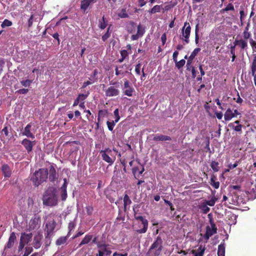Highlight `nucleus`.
<instances>
[{"label": "nucleus", "instance_id": "obj_25", "mask_svg": "<svg viewBox=\"0 0 256 256\" xmlns=\"http://www.w3.org/2000/svg\"><path fill=\"white\" fill-rule=\"evenodd\" d=\"M92 238V236L86 234L79 244V246L80 247L82 245L88 244Z\"/></svg>", "mask_w": 256, "mask_h": 256}, {"label": "nucleus", "instance_id": "obj_55", "mask_svg": "<svg viewBox=\"0 0 256 256\" xmlns=\"http://www.w3.org/2000/svg\"><path fill=\"white\" fill-rule=\"evenodd\" d=\"M234 100H236V102L239 104H242L243 102L242 99L240 97L238 92H237V97L234 98Z\"/></svg>", "mask_w": 256, "mask_h": 256}, {"label": "nucleus", "instance_id": "obj_29", "mask_svg": "<svg viewBox=\"0 0 256 256\" xmlns=\"http://www.w3.org/2000/svg\"><path fill=\"white\" fill-rule=\"evenodd\" d=\"M218 162L214 160H212L210 162V166L214 172H217L219 170L220 168L218 166Z\"/></svg>", "mask_w": 256, "mask_h": 256}, {"label": "nucleus", "instance_id": "obj_44", "mask_svg": "<svg viewBox=\"0 0 256 256\" xmlns=\"http://www.w3.org/2000/svg\"><path fill=\"white\" fill-rule=\"evenodd\" d=\"M106 124L108 126V128L109 130L112 131L114 128L115 126V121L114 120L112 122L107 121Z\"/></svg>", "mask_w": 256, "mask_h": 256}, {"label": "nucleus", "instance_id": "obj_24", "mask_svg": "<svg viewBox=\"0 0 256 256\" xmlns=\"http://www.w3.org/2000/svg\"><path fill=\"white\" fill-rule=\"evenodd\" d=\"M217 178L214 175L212 174L210 177V185L214 188L216 189H218L220 186V182H216Z\"/></svg>", "mask_w": 256, "mask_h": 256}, {"label": "nucleus", "instance_id": "obj_7", "mask_svg": "<svg viewBox=\"0 0 256 256\" xmlns=\"http://www.w3.org/2000/svg\"><path fill=\"white\" fill-rule=\"evenodd\" d=\"M134 216L136 220H140L142 222V228L136 230V232L138 234H144L146 232L148 229V220L144 217L137 215L136 213L134 208Z\"/></svg>", "mask_w": 256, "mask_h": 256}, {"label": "nucleus", "instance_id": "obj_22", "mask_svg": "<svg viewBox=\"0 0 256 256\" xmlns=\"http://www.w3.org/2000/svg\"><path fill=\"white\" fill-rule=\"evenodd\" d=\"M236 117V115L233 114L232 111L230 108H228L224 114V118L226 121L230 120L232 118Z\"/></svg>", "mask_w": 256, "mask_h": 256}, {"label": "nucleus", "instance_id": "obj_31", "mask_svg": "<svg viewBox=\"0 0 256 256\" xmlns=\"http://www.w3.org/2000/svg\"><path fill=\"white\" fill-rule=\"evenodd\" d=\"M118 16L120 18H127L128 17V14H127L126 8H122L118 14Z\"/></svg>", "mask_w": 256, "mask_h": 256}, {"label": "nucleus", "instance_id": "obj_57", "mask_svg": "<svg viewBox=\"0 0 256 256\" xmlns=\"http://www.w3.org/2000/svg\"><path fill=\"white\" fill-rule=\"evenodd\" d=\"M64 184H63L62 185L60 189L62 190V191H66V187H67V186H68V182H67V180H66V178H64Z\"/></svg>", "mask_w": 256, "mask_h": 256}, {"label": "nucleus", "instance_id": "obj_35", "mask_svg": "<svg viewBox=\"0 0 256 256\" xmlns=\"http://www.w3.org/2000/svg\"><path fill=\"white\" fill-rule=\"evenodd\" d=\"M200 51V48H196L193 52L191 53L190 56L188 58V59L192 60L197 55V54Z\"/></svg>", "mask_w": 256, "mask_h": 256}, {"label": "nucleus", "instance_id": "obj_56", "mask_svg": "<svg viewBox=\"0 0 256 256\" xmlns=\"http://www.w3.org/2000/svg\"><path fill=\"white\" fill-rule=\"evenodd\" d=\"M216 202V200L214 199H212L209 200H206L204 203L206 204L208 206H212L214 205Z\"/></svg>", "mask_w": 256, "mask_h": 256}, {"label": "nucleus", "instance_id": "obj_17", "mask_svg": "<svg viewBox=\"0 0 256 256\" xmlns=\"http://www.w3.org/2000/svg\"><path fill=\"white\" fill-rule=\"evenodd\" d=\"M40 222V216H34L30 220L29 224V228L30 230H34L38 226Z\"/></svg>", "mask_w": 256, "mask_h": 256}, {"label": "nucleus", "instance_id": "obj_14", "mask_svg": "<svg viewBox=\"0 0 256 256\" xmlns=\"http://www.w3.org/2000/svg\"><path fill=\"white\" fill-rule=\"evenodd\" d=\"M10 138L11 136L9 134L8 128L4 126L0 132V140L2 142H4L6 140H10Z\"/></svg>", "mask_w": 256, "mask_h": 256}, {"label": "nucleus", "instance_id": "obj_11", "mask_svg": "<svg viewBox=\"0 0 256 256\" xmlns=\"http://www.w3.org/2000/svg\"><path fill=\"white\" fill-rule=\"evenodd\" d=\"M124 88H126V90L124 92V94L128 96H132L133 94V92H134V90L133 88L130 86V82L128 80H125Z\"/></svg>", "mask_w": 256, "mask_h": 256}, {"label": "nucleus", "instance_id": "obj_32", "mask_svg": "<svg viewBox=\"0 0 256 256\" xmlns=\"http://www.w3.org/2000/svg\"><path fill=\"white\" fill-rule=\"evenodd\" d=\"M251 74H254V72H256V56L254 57L251 66Z\"/></svg>", "mask_w": 256, "mask_h": 256}, {"label": "nucleus", "instance_id": "obj_58", "mask_svg": "<svg viewBox=\"0 0 256 256\" xmlns=\"http://www.w3.org/2000/svg\"><path fill=\"white\" fill-rule=\"evenodd\" d=\"M204 249L203 248L200 250V251L198 252H196L195 250H192V254H194V256H203L204 253Z\"/></svg>", "mask_w": 256, "mask_h": 256}, {"label": "nucleus", "instance_id": "obj_64", "mask_svg": "<svg viewBox=\"0 0 256 256\" xmlns=\"http://www.w3.org/2000/svg\"><path fill=\"white\" fill-rule=\"evenodd\" d=\"M128 253L126 252H124L123 253H118L117 252H115L113 254V256H128Z\"/></svg>", "mask_w": 256, "mask_h": 256}, {"label": "nucleus", "instance_id": "obj_2", "mask_svg": "<svg viewBox=\"0 0 256 256\" xmlns=\"http://www.w3.org/2000/svg\"><path fill=\"white\" fill-rule=\"evenodd\" d=\"M163 241L160 236H158L150 246L146 256H159L162 250Z\"/></svg>", "mask_w": 256, "mask_h": 256}, {"label": "nucleus", "instance_id": "obj_15", "mask_svg": "<svg viewBox=\"0 0 256 256\" xmlns=\"http://www.w3.org/2000/svg\"><path fill=\"white\" fill-rule=\"evenodd\" d=\"M137 28V33L136 34H132L131 36L132 40H137L139 38L142 36L144 34V28H143L140 24H139Z\"/></svg>", "mask_w": 256, "mask_h": 256}, {"label": "nucleus", "instance_id": "obj_33", "mask_svg": "<svg viewBox=\"0 0 256 256\" xmlns=\"http://www.w3.org/2000/svg\"><path fill=\"white\" fill-rule=\"evenodd\" d=\"M228 126L232 128L236 132H241L242 126V124H238L236 126L234 125V123H230Z\"/></svg>", "mask_w": 256, "mask_h": 256}, {"label": "nucleus", "instance_id": "obj_9", "mask_svg": "<svg viewBox=\"0 0 256 256\" xmlns=\"http://www.w3.org/2000/svg\"><path fill=\"white\" fill-rule=\"evenodd\" d=\"M48 170V179L50 182H54L58 180V174L56 171L54 164H52L50 166Z\"/></svg>", "mask_w": 256, "mask_h": 256}, {"label": "nucleus", "instance_id": "obj_46", "mask_svg": "<svg viewBox=\"0 0 256 256\" xmlns=\"http://www.w3.org/2000/svg\"><path fill=\"white\" fill-rule=\"evenodd\" d=\"M242 36L244 37V39L246 40H250L251 37V34L250 32H242Z\"/></svg>", "mask_w": 256, "mask_h": 256}, {"label": "nucleus", "instance_id": "obj_43", "mask_svg": "<svg viewBox=\"0 0 256 256\" xmlns=\"http://www.w3.org/2000/svg\"><path fill=\"white\" fill-rule=\"evenodd\" d=\"M176 63V67L180 69V68H182L185 64L186 63V61L184 59H182L181 60H180L179 62H178L176 60V62H175Z\"/></svg>", "mask_w": 256, "mask_h": 256}, {"label": "nucleus", "instance_id": "obj_26", "mask_svg": "<svg viewBox=\"0 0 256 256\" xmlns=\"http://www.w3.org/2000/svg\"><path fill=\"white\" fill-rule=\"evenodd\" d=\"M162 6L161 5H156L152 9L149 10L148 12L150 14H154L156 12H160Z\"/></svg>", "mask_w": 256, "mask_h": 256}, {"label": "nucleus", "instance_id": "obj_8", "mask_svg": "<svg viewBox=\"0 0 256 256\" xmlns=\"http://www.w3.org/2000/svg\"><path fill=\"white\" fill-rule=\"evenodd\" d=\"M211 227L208 226H206V232L204 236V238L207 241L210 238L217 232V228L212 218L210 220Z\"/></svg>", "mask_w": 256, "mask_h": 256}, {"label": "nucleus", "instance_id": "obj_21", "mask_svg": "<svg viewBox=\"0 0 256 256\" xmlns=\"http://www.w3.org/2000/svg\"><path fill=\"white\" fill-rule=\"evenodd\" d=\"M154 140L158 142V141H166V140H171L172 138L170 136H164V135H156L153 138Z\"/></svg>", "mask_w": 256, "mask_h": 256}, {"label": "nucleus", "instance_id": "obj_53", "mask_svg": "<svg viewBox=\"0 0 256 256\" xmlns=\"http://www.w3.org/2000/svg\"><path fill=\"white\" fill-rule=\"evenodd\" d=\"M28 92V88H21L16 91V93L18 94H26Z\"/></svg>", "mask_w": 256, "mask_h": 256}, {"label": "nucleus", "instance_id": "obj_41", "mask_svg": "<svg viewBox=\"0 0 256 256\" xmlns=\"http://www.w3.org/2000/svg\"><path fill=\"white\" fill-rule=\"evenodd\" d=\"M12 24V22L8 20L5 19L1 24V27L4 28L6 26H10Z\"/></svg>", "mask_w": 256, "mask_h": 256}, {"label": "nucleus", "instance_id": "obj_28", "mask_svg": "<svg viewBox=\"0 0 256 256\" xmlns=\"http://www.w3.org/2000/svg\"><path fill=\"white\" fill-rule=\"evenodd\" d=\"M107 25L108 22L105 20L104 16L102 19L99 20L98 26L100 28L104 30L106 27Z\"/></svg>", "mask_w": 256, "mask_h": 256}, {"label": "nucleus", "instance_id": "obj_6", "mask_svg": "<svg viewBox=\"0 0 256 256\" xmlns=\"http://www.w3.org/2000/svg\"><path fill=\"white\" fill-rule=\"evenodd\" d=\"M191 31V26L189 22H186L182 29V32L180 34V38L184 40L186 44L190 42L189 38Z\"/></svg>", "mask_w": 256, "mask_h": 256}, {"label": "nucleus", "instance_id": "obj_13", "mask_svg": "<svg viewBox=\"0 0 256 256\" xmlns=\"http://www.w3.org/2000/svg\"><path fill=\"white\" fill-rule=\"evenodd\" d=\"M120 94V90L114 86H110L106 91V96H116Z\"/></svg>", "mask_w": 256, "mask_h": 256}, {"label": "nucleus", "instance_id": "obj_62", "mask_svg": "<svg viewBox=\"0 0 256 256\" xmlns=\"http://www.w3.org/2000/svg\"><path fill=\"white\" fill-rule=\"evenodd\" d=\"M34 14H32L30 16V18L28 20V28H30L33 24L34 22Z\"/></svg>", "mask_w": 256, "mask_h": 256}, {"label": "nucleus", "instance_id": "obj_54", "mask_svg": "<svg viewBox=\"0 0 256 256\" xmlns=\"http://www.w3.org/2000/svg\"><path fill=\"white\" fill-rule=\"evenodd\" d=\"M76 226V224L74 223V222H72V221H71L69 222L68 224V230H69V232L68 233H70L72 230L74 229V228H75Z\"/></svg>", "mask_w": 256, "mask_h": 256}, {"label": "nucleus", "instance_id": "obj_39", "mask_svg": "<svg viewBox=\"0 0 256 256\" xmlns=\"http://www.w3.org/2000/svg\"><path fill=\"white\" fill-rule=\"evenodd\" d=\"M32 80H22L20 81L21 84L24 87H29L32 83Z\"/></svg>", "mask_w": 256, "mask_h": 256}, {"label": "nucleus", "instance_id": "obj_51", "mask_svg": "<svg viewBox=\"0 0 256 256\" xmlns=\"http://www.w3.org/2000/svg\"><path fill=\"white\" fill-rule=\"evenodd\" d=\"M114 115L116 116L115 122H118L120 119V116H119V110L118 108L116 109L114 112Z\"/></svg>", "mask_w": 256, "mask_h": 256}, {"label": "nucleus", "instance_id": "obj_63", "mask_svg": "<svg viewBox=\"0 0 256 256\" xmlns=\"http://www.w3.org/2000/svg\"><path fill=\"white\" fill-rule=\"evenodd\" d=\"M161 40L162 42V45H164L166 44V33H164L162 34L161 36Z\"/></svg>", "mask_w": 256, "mask_h": 256}, {"label": "nucleus", "instance_id": "obj_34", "mask_svg": "<svg viewBox=\"0 0 256 256\" xmlns=\"http://www.w3.org/2000/svg\"><path fill=\"white\" fill-rule=\"evenodd\" d=\"M67 237L66 236H62L58 238L57 240L56 241V244L58 246H60L62 244H64L66 242L67 240Z\"/></svg>", "mask_w": 256, "mask_h": 256}, {"label": "nucleus", "instance_id": "obj_10", "mask_svg": "<svg viewBox=\"0 0 256 256\" xmlns=\"http://www.w3.org/2000/svg\"><path fill=\"white\" fill-rule=\"evenodd\" d=\"M36 140L31 141L28 138H24L21 142V144L24 146L28 154L31 152L34 146L36 144Z\"/></svg>", "mask_w": 256, "mask_h": 256}, {"label": "nucleus", "instance_id": "obj_16", "mask_svg": "<svg viewBox=\"0 0 256 256\" xmlns=\"http://www.w3.org/2000/svg\"><path fill=\"white\" fill-rule=\"evenodd\" d=\"M32 128V124L30 123L28 124L25 127L23 132H22V134L23 136H25L28 138H34V134L30 132V128Z\"/></svg>", "mask_w": 256, "mask_h": 256}, {"label": "nucleus", "instance_id": "obj_27", "mask_svg": "<svg viewBox=\"0 0 256 256\" xmlns=\"http://www.w3.org/2000/svg\"><path fill=\"white\" fill-rule=\"evenodd\" d=\"M90 4L89 3V1L88 0H82L80 4V9L82 10L84 12L87 10Z\"/></svg>", "mask_w": 256, "mask_h": 256}, {"label": "nucleus", "instance_id": "obj_1", "mask_svg": "<svg viewBox=\"0 0 256 256\" xmlns=\"http://www.w3.org/2000/svg\"><path fill=\"white\" fill-rule=\"evenodd\" d=\"M48 178V170L41 168L36 170L30 178V180L34 186L38 187L44 182L46 181Z\"/></svg>", "mask_w": 256, "mask_h": 256}, {"label": "nucleus", "instance_id": "obj_18", "mask_svg": "<svg viewBox=\"0 0 256 256\" xmlns=\"http://www.w3.org/2000/svg\"><path fill=\"white\" fill-rule=\"evenodd\" d=\"M2 171L5 178H10V176L12 171L10 166L7 164L2 166Z\"/></svg>", "mask_w": 256, "mask_h": 256}, {"label": "nucleus", "instance_id": "obj_45", "mask_svg": "<svg viewBox=\"0 0 256 256\" xmlns=\"http://www.w3.org/2000/svg\"><path fill=\"white\" fill-rule=\"evenodd\" d=\"M86 214L88 216H91L94 211V208L92 206H88L86 207Z\"/></svg>", "mask_w": 256, "mask_h": 256}, {"label": "nucleus", "instance_id": "obj_59", "mask_svg": "<svg viewBox=\"0 0 256 256\" xmlns=\"http://www.w3.org/2000/svg\"><path fill=\"white\" fill-rule=\"evenodd\" d=\"M97 247L100 249V250H103V248H104L107 247V245H106L104 243H102L101 242H98L97 244Z\"/></svg>", "mask_w": 256, "mask_h": 256}, {"label": "nucleus", "instance_id": "obj_12", "mask_svg": "<svg viewBox=\"0 0 256 256\" xmlns=\"http://www.w3.org/2000/svg\"><path fill=\"white\" fill-rule=\"evenodd\" d=\"M234 44L240 48L242 50H246L248 48V44L246 40L242 38L240 40L236 38L234 42Z\"/></svg>", "mask_w": 256, "mask_h": 256}, {"label": "nucleus", "instance_id": "obj_3", "mask_svg": "<svg viewBox=\"0 0 256 256\" xmlns=\"http://www.w3.org/2000/svg\"><path fill=\"white\" fill-rule=\"evenodd\" d=\"M56 222L53 220L46 222L44 228V236L46 238V245L48 246L50 243V238L54 234V230L56 226Z\"/></svg>", "mask_w": 256, "mask_h": 256}, {"label": "nucleus", "instance_id": "obj_47", "mask_svg": "<svg viewBox=\"0 0 256 256\" xmlns=\"http://www.w3.org/2000/svg\"><path fill=\"white\" fill-rule=\"evenodd\" d=\"M33 250V248L31 246H26L25 248V252L23 256H28Z\"/></svg>", "mask_w": 256, "mask_h": 256}, {"label": "nucleus", "instance_id": "obj_49", "mask_svg": "<svg viewBox=\"0 0 256 256\" xmlns=\"http://www.w3.org/2000/svg\"><path fill=\"white\" fill-rule=\"evenodd\" d=\"M250 44L253 51L256 52V42L252 38H250Z\"/></svg>", "mask_w": 256, "mask_h": 256}, {"label": "nucleus", "instance_id": "obj_48", "mask_svg": "<svg viewBox=\"0 0 256 256\" xmlns=\"http://www.w3.org/2000/svg\"><path fill=\"white\" fill-rule=\"evenodd\" d=\"M34 247L35 248H38L41 246L40 240H38L37 238L35 237L34 238Z\"/></svg>", "mask_w": 256, "mask_h": 256}, {"label": "nucleus", "instance_id": "obj_40", "mask_svg": "<svg viewBox=\"0 0 256 256\" xmlns=\"http://www.w3.org/2000/svg\"><path fill=\"white\" fill-rule=\"evenodd\" d=\"M229 10L234 11V8L232 3H229L222 10V12H228Z\"/></svg>", "mask_w": 256, "mask_h": 256}, {"label": "nucleus", "instance_id": "obj_37", "mask_svg": "<svg viewBox=\"0 0 256 256\" xmlns=\"http://www.w3.org/2000/svg\"><path fill=\"white\" fill-rule=\"evenodd\" d=\"M199 24H197L195 28V42L196 44L198 43L199 41V36H198V31H199Z\"/></svg>", "mask_w": 256, "mask_h": 256}, {"label": "nucleus", "instance_id": "obj_36", "mask_svg": "<svg viewBox=\"0 0 256 256\" xmlns=\"http://www.w3.org/2000/svg\"><path fill=\"white\" fill-rule=\"evenodd\" d=\"M124 208H126V206L127 205H129L132 203V201L130 200L128 196L126 194L124 196Z\"/></svg>", "mask_w": 256, "mask_h": 256}, {"label": "nucleus", "instance_id": "obj_52", "mask_svg": "<svg viewBox=\"0 0 256 256\" xmlns=\"http://www.w3.org/2000/svg\"><path fill=\"white\" fill-rule=\"evenodd\" d=\"M88 94H79L77 98L80 102L84 101L88 96Z\"/></svg>", "mask_w": 256, "mask_h": 256}, {"label": "nucleus", "instance_id": "obj_5", "mask_svg": "<svg viewBox=\"0 0 256 256\" xmlns=\"http://www.w3.org/2000/svg\"><path fill=\"white\" fill-rule=\"evenodd\" d=\"M102 159L106 162L112 165L116 160L115 156L112 154V150L110 148H106L100 152Z\"/></svg>", "mask_w": 256, "mask_h": 256}, {"label": "nucleus", "instance_id": "obj_23", "mask_svg": "<svg viewBox=\"0 0 256 256\" xmlns=\"http://www.w3.org/2000/svg\"><path fill=\"white\" fill-rule=\"evenodd\" d=\"M218 256H225V244L224 242H222L218 246Z\"/></svg>", "mask_w": 256, "mask_h": 256}, {"label": "nucleus", "instance_id": "obj_50", "mask_svg": "<svg viewBox=\"0 0 256 256\" xmlns=\"http://www.w3.org/2000/svg\"><path fill=\"white\" fill-rule=\"evenodd\" d=\"M192 60H190L188 58V59L186 64V70H190V69L194 68L192 66Z\"/></svg>", "mask_w": 256, "mask_h": 256}, {"label": "nucleus", "instance_id": "obj_30", "mask_svg": "<svg viewBox=\"0 0 256 256\" xmlns=\"http://www.w3.org/2000/svg\"><path fill=\"white\" fill-rule=\"evenodd\" d=\"M207 206L208 205L206 204L203 203V204H201L199 206V208L201 210L202 212L204 214L208 213L210 210V208H208Z\"/></svg>", "mask_w": 256, "mask_h": 256}, {"label": "nucleus", "instance_id": "obj_19", "mask_svg": "<svg viewBox=\"0 0 256 256\" xmlns=\"http://www.w3.org/2000/svg\"><path fill=\"white\" fill-rule=\"evenodd\" d=\"M16 240V234L14 232H12L10 234L8 242L6 244V248H10L14 246L15 240Z\"/></svg>", "mask_w": 256, "mask_h": 256}, {"label": "nucleus", "instance_id": "obj_42", "mask_svg": "<svg viewBox=\"0 0 256 256\" xmlns=\"http://www.w3.org/2000/svg\"><path fill=\"white\" fill-rule=\"evenodd\" d=\"M110 26H109L107 29V31L106 33L102 36V40L104 42H105L108 38H109L110 36Z\"/></svg>", "mask_w": 256, "mask_h": 256}, {"label": "nucleus", "instance_id": "obj_4", "mask_svg": "<svg viewBox=\"0 0 256 256\" xmlns=\"http://www.w3.org/2000/svg\"><path fill=\"white\" fill-rule=\"evenodd\" d=\"M58 203L56 196L52 192L47 190L43 198V204L48 206H54Z\"/></svg>", "mask_w": 256, "mask_h": 256}, {"label": "nucleus", "instance_id": "obj_60", "mask_svg": "<svg viewBox=\"0 0 256 256\" xmlns=\"http://www.w3.org/2000/svg\"><path fill=\"white\" fill-rule=\"evenodd\" d=\"M141 64L140 63H138L136 64L135 68V71L137 74L140 75V69Z\"/></svg>", "mask_w": 256, "mask_h": 256}, {"label": "nucleus", "instance_id": "obj_20", "mask_svg": "<svg viewBox=\"0 0 256 256\" xmlns=\"http://www.w3.org/2000/svg\"><path fill=\"white\" fill-rule=\"evenodd\" d=\"M32 234H26L24 233L22 234L20 240L22 242L25 244H28L32 238Z\"/></svg>", "mask_w": 256, "mask_h": 256}, {"label": "nucleus", "instance_id": "obj_38", "mask_svg": "<svg viewBox=\"0 0 256 256\" xmlns=\"http://www.w3.org/2000/svg\"><path fill=\"white\" fill-rule=\"evenodd\" d=\"M108 110H102L98 111V120L100 121V118H104L108 114Z\"/></svg>", "mask_w": 256, "mask_h": 256}, {"label": "nucleus", "instance_id": "obj_61", "mask_svg": "<svg viewBox=\"0 0 256 256\" xmlns=\"http://www.w3.org/2000/svg\"><path fill=\"white\" fill-rule=\"evenodd\" d=\"M120 55L122 58L126 59V58L128 56V52L126 50H122L120 51Z\"/></svg>", "mask_w": 256, "mask_h": 256}]
</instances>
